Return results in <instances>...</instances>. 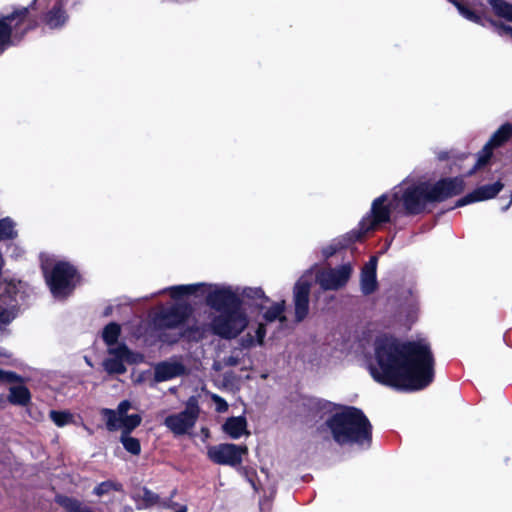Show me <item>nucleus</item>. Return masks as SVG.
Instances as JSON below:
<instances>
[{"mask_svg":"<svg viewBox=\"0 0 512 512\" xmlns=\"http://www.w3.org/2000/svg\"><path fill=\"white\" fill-rule=\"evenodd\" d=\"M369 372L380 384L398 390H421L433 381L434 358L425 341L402 342L380 336L374 342Z\"/></svg>","mask_w":512,"mask_h":512,"instance_id":"obj_1","label":"nucleus"},{"mask_svg":"<svg viewBox=\"0 0 512 512\" xmlns=\"http://www.w3.org/2000/svg\"><path fill=\"white\" fill-rule=\"evenodd\" d=\"M463 177H455L439 181L436 184L404 181L395 187L391 195H382L372 203L371 212L360 222L362 233L377 228L378 225L390 220V213L400 205L409 214L420 213L427 203L441 201L463 191Z\"/></svg>","mask_w":512,"mask_h":512,"instance_id":"obj_2","label":"nucleus"},{"mask_svg":"<svg viewBox=\"0 0 512 512\" xmlns=\"http://www.w3.org/2000/svg\"><path fill=\"white\" fill-rule=\"evenodd\" d=\"M334 440L339 444L355 443L369 446L371 426L365 415L353 407H334L326 420Z\"/></svg>","mask_w":512,"mask_h":512,"instance_id":"obj_3","label":"nucleus"},{"mask_svg":"<svg viewBox=\"0 0 512 512\" xmlns=\"http://www.w3.org/2000/svg\"><path fill=\"white\" fill-rule=\"evenodd\" d=\"M172 297H179L183 295L201 294L206 296L207 304L217 312L230 307L240 306L237 297L228 287L207 285V284H190L179 285L170 289Z\"/></svg>","mask_w":512,"mask_h":512,"instance_id":"obj_4","label":"nucleus"},{"mask_svg":"<svg viewBox=\"0 0 512 512\" xmlns=\"http://www.w3.org/2000/svg\"><path fill=\"white\" fill-rule=\"evenodd\" d=\"M248 325V318L241 306L224 309L215 315L210 329L215 335L232 339L237 337Z\"/></svg>","mask_w":512,"mask_h":512,"instance_id":"obj_5","label":"nucleus"},{"mask_svg":"<svg viewBox=\"0 0 512 512\" xmlns=\"http://www.w3.org/2000/svg\"><path fill=\"white\" fill-rule=\"evenodd\" d=\"M43 270L46 282L56 298L67 296L78 280L76 270L66 262H57L51 271L47 264H43Z\"/></svg>","mask_w":512,"mask_h":512,"instance_id":"obj_6","label":"nucleus"},{"mask_svg":"<svg viewBox=\"0 0 512 512\" xmlns=\"http://www.w3.org/2000/svg\"><path fill=\"white\" fill-rule=\"evenodd\" d=\"M131 408V403L127 400L119 403L115 410L104 408L101 410V415L106 422V427L109 431L121 430L122 432H131L141 423V416L139 414H130L128 411Z\"/></svg>","mask_w":512,"mask_h":512,"instance_id":"obj_7","label":"nucleus"},{"mask_svg":"<svg viewBox=\"0 0 512 512\" xmlns=\"http://www.w3.org/2000/svg\"><path fill=\"white\" fill-rule=\"evenodd\" d=\"M27 13L23 8L0 19V53L13 43L12 38L18 39L30 29Z\"/></svg>","mask_w":512,"mask_h":512,"instance_id":"obj_8","label":"nucleus"},{"mask_svg":"<svg viewBox=\"0 0 512 512\" xmlns=\"http://www.w3.org/2000/svg\"><path fill=\"white\" fill-rule=\"evenodd\" d=\"M285 301L272 304L263 314V321L257 325L254 335L248 333L243 339L245 346H253L255 344L262 345L268 329L277 323L278 327H283L286 323Z\"/></svg>","mask_w":512,"mask_h":512,"instance_id":"obj_9","label":"nucleus"},{"mask_svg":"<svg viewBox=\"0 0 512 512\" xmlns=\"http://www.w3.org/2000/svg\"><path fill=\"white\" fill-rule=\"evenodd\" d=\"M246 453V446L231 443H222L207 448V456L212 462L232 467L241 464Z\"/></svg>","mask_w":512,"mask_h":512,"instance_id":"obj_10","label":"nucleus"},{"mask_svg":"<svg viewBox=\"0 0 512 512\" xmlns=\"http://www.w3.org/2000/svg\"><path fill=\"white\" fill-rule=\"evenodd\" d=\"M353 268L346 263L336 268H324L315 273L316 282L324 290H338L346 285Z\"/></svg>","mask_w":512,"mask_h":512,"instance_id":"obj_11","label":"nucleus"},{"mask_svg":"<svg viewBox=\"0 0 512 512\" xmlns=\"http://www.w3.org/2000/svg\"><path fill=\"white\" fill-rule=\"evenodd\" d=\"M109 357L103 362L104 369L109 374H123L126 371V363L142 361V356L134 354L125 345H117L108 348Z\"/></svg>","mask_w":512,"mask_h":512,"instance_id":"obj_12","label":"nucleus"},{"mask_svg":"<svg viewBox=\"0 0 512 512\" xmlns=\"http://www.w3.org/2000/svg\"><path fill=\"white\" fill-rule=\"evenodd\" d=\"M313 271L305 273L295 284L293 289L294 315L296 322H301L309 312V294Z\"/></svg>","mask_w":512,"mask_h":512,"instance_id":"obj_13","label":"nucleus"},{"mask_svg":"<svg viewBox=\"0 0 512 512\" xmlns=\"http://www.w3.org/2000/svg\"><path fill=\"white\" fill-rule=\"evenodd\" d=\"M198 413L197 402L194 398H191L183 412L168 416L165 419V425L175 434H184L194 426Z\"/></svg>","mask_w":512,"mask_h":512,"instance_id":"obj_14","label":"nucleus"},{"mask_svg":"<svg viewBox=\"0 0 512 512\" xmlns=\"http://www.w3.org/2000/svg\"><path fill=\"white\" fill-rule=\"evenodd\" d=\"M493 13L507 23L491 21L500 36L512 38V4L505 0H488Z\"/></svg>","mask_w":512,"mask_h":512,"instance_id":"obj_15","label":"nucleus"},{"mask_svg":"<svg viewBox=\"0 0 512 512\" xmlns=\"http://www.w3.org/2000/svg\"><path fill=\"white\" fill-rule=\"evenodd\" d=\"M504 185L501 181L493 184H487L478 187L473 192L467 194L457 202V206H464L473 202L485 201L496 197L503 189Z\"/></svg>","mask_w":512,"mask_h":512,"instance_id":"obj_16","label":"nucleus"},{"mask_svg":"<svg viewBox=\"0 0 512 512\" xmlns=\"http://www.w3.org/2000/svg\"><path fill=\"white\" fill-rule=\"evenodd\" d=\"M185 373L184 365L178 360H168L158 363L154 368L156 382L168 381Z\"/></svg>","mask_w":512,"mask_h":512,"instance_id":"obj_17","label":"nucleus"},{"mask_svg":"<svg viewBox=\"0 0 512 512\" xmlns=\"http://www.w3.org/2000/svg\"><path fill=\"white\" fill-rule=\"evenodd\" d=\"M376 267L377 259L373 257L362 269L361 290L364 294H371L377 289Z\"/></svg>","mask_w":512,"mask_h":512,"instance_id":"obj_18","label":"nucleus"},{"mask_svg":"<svg viewBox=\"0 0 512 512\" xmlns=\"http://www.w3.org/2000/svg\"><path fill=\"white\" fill-rule=\"evenodd\" d=\"M189 312L190 310L186 306H174L163 313L161 324L169 327L177 326L185 320Z\"/></svg>","mask_w":512,"mask_h":512,"instance_id":"obj_19","label":"nucleus"},{"mask_svg":"<svg viewBox=\"0 0 512 512\" xmlns=\"http://www.w3.org/2000/svg\"><path fill=\"white\" fill-rule=\"evenodd\" d=\"M223 430L231 438L238 439L244 434H248L246 419L242 416L231 417L223 425Z\"/></svg>","mask_w":512,"mask_h":512,"instance_id":"obj_20","label":"nucleus"},{"mask_svg":"<svg viewBox=\"0 0 512 512\" xmlns=\"http://www.w3.org/2000/svg\"><path fill=\"white\" fill-rule=\"evenodd\" d=\"M493 147L486 143L483 149L478 153L477 160L473 168L467 173L468 176L473 175L477 170L485 167L491 160L493 155Z\"/></svg>","mask_w":512,"mask_h":512,"instance_id":"obj_21","label":"nucleus"},{"mask_svg":"<svg viewBox=\"0 0 512 512\" xmlns=\"http://www.w3.org/2000/svg\"><path fill=\"white\" fill-rule=\"evenodd\" d=\"M9 401L17 405H25L30 400L29 390L25 386H12L10 388Z\"/></svg>","mask_w":512,"mask_h":512,"instance_id":"obj_22","label":"nucleus"},{"mask_svg":"<svg viewBox=\"0 0 512 512\" xmlns=\"http://www.w3.org/2000/svg\"><path fill=\"white\" fill-rule=\"evenodd\" d=\"M512 134V126L510 124L502 125L487 142L493 148L502 145Z\"/></svg>","mask_w":512,"mask_h":512,"instance_id":"obj_23","label":"nucleus"},{"mask_svg":"<svg viewBox=\"0 0 512 512\" xmlns=\"http://www.w3.org/2000/svg\"><path fill=\"white\" fill-rule=\"evenodd\" d=\"M45 21L50 28H59L66 23L67 16L60 7H57L48 13Z\"/></svg>","mask_w":512,"mask_h":512,"instance_id":"obj_24","label":"nucleus"},{"mask_svg":"<svg viewBox=\"0 0 512 512\" xmlns=\"http://www.w3.org/2000/svg\"><path fill=\"white\" fill-rule=\"evenodd\" d=\"M131 432H122L120 442L126 451L133 455H138L141 451L140 442L137 438L130 436Z\"/></svg>","mask_w":512,"mask_h":512,"instance_id":"obj_25","label":"nucleus"},{"mask_svg":"<svg viewBox=\"0 0 512 512\" xmlns=\"http://www.w3.org/2000/svg\"><path fill=\"white\" fill-rule=\"evenodd\" d=\"M120 334V326L115 323H110L103 330V339L109 347H116L119 345L116 343L117 338Z\"/></svg>","mask_w":512,"mask_h":512,"instance_id":"obj_26","label":"nucleus"},{"mask_svg":"<svg viewBox=\"0 0 512 512\" xmlns=\"http://www.w3.org/2000/svg\"><path fill=\"white\" fill-rule=\"evenodd\" d=\"M16 235L15 224L10 218L0 220V241L12 239Z\"/></svg>","mask_w":512,"mask_h":512,"instance_id":"obj_27","label":"nucleus"},{"mask_svg":"<svg viewBox=\"0 0 512 512\" xmlns=\"http://www.w3.org/2000/svg\"><path fill=\"white\" fill-rule=\"evenodd\" d=\"M51 420L58 426L64 427L73 421V415L68 411H50Z\"/></svg>","mask_w":512,"mask_h":512,"instance_id":"obj_28","label":"nucleus"},{"mask_svg":"<svg viewBox=\"0 0 512 512\" xmlns=\"http://www.w3.org/2000/svg\"><path fill=\"white\" fill-rule=\"evenodd\" d=\"M243 297L251 300H260L259 305H263L264 302H268V298L265 296L264 291L261 288H245L242 292Z\"/></svg>","mask_w":512,"mask_h":512,"instance_id":"obj_29","label":"nucleus"},{"mask_svg":"<svg viewBox=\"0 0 512 512\" xmlns=\"http://www.w3.org/2000/svg\"><path fill=\"white\" fill-rule=\"evenodd\" d=\"M450 2H452L458 9L459 13L465 17L466 19L470 20V21H473V22H476V23H481V19L478 15H476L474 12L470 11L469 9H467L466 7H464L463 5H461L459 2L455 1V0H449Z\"/></svg>","mask_w":512,"mask_h":512,"instance_id":"obj_30","label":"nucleus"},{"mask_svg":"<svg viewBox=\"0 0 512 512\" xmlns=\"http://www.w3.org/2000/svg\"><path fill=\"white\" fill-rule=\"evenodd\" d=\"M112 489H116V485L111 481H105L95 487L94 493L97 496H102V495L108 493Z\"/></svg>","mask_w":512,"mask_h":512,"instance_id":"obj_31","label":"nucleus"},{"mask_svg":"<svg viewBox=\"0 0 512 512\" xmlns=\"http://www.w3.org/2000/svg\"><path fill=\"white\" fill-rule=\"evenodd\" d=\"M20 380L21 379L17 374L0 369V382L14 383Z\"/></svg>","mask_w":512,"mask_h":512,"instance_id":"obj_32","label":"nucleus"},{"mask_svg":"<svg viewBox=\"0 0 512 512\" xmlns=\"http://www.w3.org/2000/svg\"><path fill=\"white\" fill-rule=\"evenodd\" d=\"M64 505L69 509L70 512H91L87 508L82 507L79 503L71 499H66L64 501Z\"/></svg>","mask_w":512,"mask_h":512,"instance_id":"obj_33","label":"nucleus"},{"mask_svg":"<svg viewBox=\"0 0 512 512\" xmlns=\"http://www.w3.org/2000/svg\"><path fill=\"white\" fill-rule=\"evenodd\" d=\"M211 398H212L213 402L215 403L216 410L218 412H225V411H227L228 404H227V402L223 398H221L220 396H218L216 394H212Z\"/></svg>","mask_w":512,"mask_h":512,"instance_id":"obj_34","label":"nucleus"},{"mask_svg":"<svg viewBox=\"0 0 512 512\" xmlns=\"http://www.w3.org/2000/svg\"><path fill=\"white\" fill-rule=\"evenodd\" d=\"M143 498L148 505L154 504L157 500V496L146 489L143 490Z\"/></svg>","mask_w":512,"mask_h":512,"instance_id":"obj_35","label":"nucleus"},{"mask_svg":"<svg viewBox=\"0 0 512 512\" xmlns=\"http://www.w3.org/2000/svg\"><path fill=\"white\" fill-rule=\"evenodd\" d=\"M511 203H512V193H511V200H510V202H509L506 206H504V207L502 208V210H503V211H506V210L510 207Z\"/></svg>","mask_w":512,"mask_h":512,"instance_id":"obj_36","label":"nucleus"},{"mask_svg":"<svg viewBox=\"0 0 512 512\" xmlns=\"http://www.w3.org/2000/svg\"><path fill=\"white\" fill-rule=\"evenodd\" d=\"M202 337H203V333H199V335H198V336H192V338H193L194 340H199V339H201Z\"/></svg>","mask_w":512,"mask_h":512,"instance_id":"obj_37","label":"nucleus"},{"mask_svg":"<svg viewBox=\"0 0 512 512\" xmlns=\"http://www.w3.org/2000/svg\"><path fill=\"white\" fill-rule=\"evenodd\" d=\"M8 357L9 355L6 352L0 350V357Z\"/></svg>","mask_w":512,"mask_h":512,"instance_id":"obj_38","label":"nucleus"}]
</instances>
